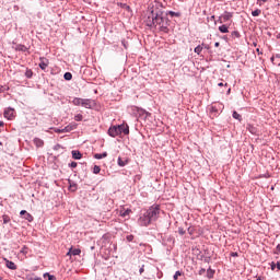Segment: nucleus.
<instances>
[{"mask_svg":"<svg viewBox=\"0 0 280 280\" xmlns=\"http://www.w3.org/2000/svg\"><path fill=\"white\" fill-rule=\"evenodd\" d=\"M23 219L26 220L27 222H34V217L26 212L24 215H23Z\"/></svg>","mask_w":280,"mask_h":280,"instance_id":"obj_20","label":"nucleus"},{"mask_svg":"<svg viewBox=\"0 0 280 280\" xmlns=\"http://www.w3.org/2000/svg\"><path fill=\"white\" fill-rule=\"evenodd\" d=\"M55 132H57V135H62L66 131H65V128L63 129L55 128Z\"/></svg>","mask_w":280,"mask_h":280,"instance_id":"obj_37","label":"nucleus"},{"mask_svg":"<svg viewBox=\"0 0 280 280\" xmlns=\"http://www.w3.org/2000/svg\"><path fill=\"white\" fill-rule=\"evenodd\" d=\"M277 268V264L271 262V270H275Z\"/></svg>","mask_w":280,"mask_h":280,"instance_id":"obj_44","label":"nucleus"},{"mask_svg":"<svg viewBox=\"0 0 280 280\" xmlns=\"http://www.w3.org/2000/svg\"><path fill=\"white\" fill-rule=\"evenodd\" d=\"M126 240H127V242H132V240H135V235H132V234L127 235Z\"/></svg>","mask_w":280,"mask_h":280,"instance_id":"obj_38","label":"nucleus"},{"mask_svg":"<svg viewBox=\"0 0 280 280\" xmlns=\"http://www.w3.org/2000/svg\"><path fill=\"white\" fill-rule=\"evenodd\" d=\"M120 135H130V127L128 125H118Z\"/></svg>","mask_w":280,"mask_h":280,"instance_id":"obj_8","label":"nucleus"},{"mask_svg":"<svg viewBox=\"0 0 280 280\" xmlns=\"http://www.w3.org/2000/svg\"><path fill=\"white\" fill-rule=\"evenodd\" d=\"M122 45H124L125 49H127V46H126V44L124 42H122Z\"/></svg>","mask_w":280,"mask_h":280,"instance_id":"obj_53","label":"nucleus"},{"mask_svg":"<svg viewBox=\"0 0 280 280\" xmlns=\"http://www.w3.org/2000/svg\"><path fill=\"white\" fill-rule=\"evenodd\" d=\"M47 67H49V60H47L45 58H40L39 68L43 71H45V69H47Z\"/></svg>","mask_w":280,"mask_h":280,"instance_id":"obj_9","label":"nucleus"},{"mask_svg":"<svg viewBox=\"0 0 280 280\" xmlns=\"http://www.w3.org/2000/svg\"><path fill=\"white\" fill-rule=\"evenodd\" d=\"M28 280H43V279L35 276V277H31Z\"/></svg>","mask_w":280,"mask_h":280,"instance_id":"obj_42","label":"nucleus"},{"mask_svg":"<svg viewBox=\"0 0 280 280\" xmlns=\"http://www.w3.org/2000/svg\"><path fill=\"white\" fill-rule=\"evenodd\" d=\"M44 277H45V279L48 278V280H56V277H54V276H51L49 273H45Z\"/></svg>","mask_w":280,"mask_h":280,"instance_id":"obj_35","label":"nucleus"},{"mask_svg":"<svg viewBox=\"0 0 280 280\" xmlns=\"http://www.w3.org/2000/svg\"><path fill=\"white\" fill-rule=\"evenodd\" d=\"M81 253H82V250L80 248L71 247L69 249V252L67 253V257H75V256L80 255Z\"/></svg>","mask_w":280,"mask_h":280,"instance_id":"obj_7","label":"nucleus"},{"mask_svg":"<svg viewBox=\"0 0 280 280\" xmlns=\"http://www.w3.org/2000/svg\"><path fill=\"white\" fill-rule=\"evenodd\" d=\"M178 233H179V235H185V229H183V228H178Z\"/></svg>","mask_w":280,"mask_h":280,"instance_id":"obj_40","label":"nucleus"},{"mask_svg":"<svg viewBox=\"0 0 280 280\" xmlns=\"http://www.w3.org/2000/svg\"><path fill=\"white\" fill-rule=\"evenodd\" d=\"M144 271H145L144 266H142V267L139 269V272H140V275H143Z\"/></svg>","mask_w":280,"mask_h":280,"instance_id":"obj_41","label":"nucleus"},{"mask_svg":"<svg viewBox=\"0 0 280 280\" xmlns=\"http://www.w3.org/2000/svg\"><path fill=\"white\" fill-rule=\"evenodd\" d=\"M232 117L233 119H237L238 121H242V115H240L237 112H233Z\"/></svg>","mask_w":280,"mask_h":280,"instance_id":"obj_26","label":"nucleus"},{"mask_svg":"<svg viewBox=\"0 0 280 280\" xmlns=\"http://www.w3.org/2000/svg\"><path fill=\"white\" fill-rule=\"evenodd\" d=\"M247 130L250 135H257V128L253 125H247Z\"/></svg>","mask_w":280,"mask_h":280,"instance_id":"obj_19","label":"nucleus"},{"mask_svg":"<svg viewBox=\"0 0 280 280\" xmlns=\"http://www.w3.org/2000/svg\"><path fill=\"white\" fill-rule=\"evenodd\" d=\"M183 273L180 271H176L175 275L173 276L174 280H178V277H180Z\"/></svg>","mask_w":280,"mask_h":280,"instance_id":"obj_36","label":"nucleus"},{"mask_svg":"<svg viewBox=\"0 0 280 280\" xmlns=\"http://www.w3.org/2000/svg\"><path fill=\"white\" fill-rule=\"evenodd\" d=\"M233 16V13L225 11L221 16H219L218 23H226L228 21H231Z\"/></svg>","mask_w":280,"mask_h":280,"instance_id":"obj_3","label":"nucleus"},{"mask_svg":"<svg viewBox=\"0 0 280 280\" xmlns=\"http://www.w3.org/2000/svg\"><path fill=\"white\" fill-rule=\"evenodd\" d=\"M0 280H2V279L0 278Z\"/></svg>","mask_w":280,"mask_h":280,"instance_id":"obj_56","label":"nucleus"},{"mask_svg":"<svg viewBox=\"0 0 280 280\" xmlns=\"http://www.w3.org/2000/svg\"><path fill=\"white\" fill-rule=\"evenodd\" d=\"M276 250H278V253H280V244L277 245Z\"/></svg>","mask_w":280,"mask_h":280,"instance_id":"obj_47","label":"nucleus"},{"mask_svg":"<svg viewBox=\"0 0 280 280\" xmlns=\"http://www.w3.org/2000/svg\"><path fill=\"white\" fill-rule=\"evenodd\" d=\"M82 119H84V116H82V114H77V115L74 116V120H75V121H82Z\"/></svg>","mask_w":280,"mask_h":280,"instance_id":"obj_32","label":"nucleus"},{"mask_svg":"<svg viewBox=\"0 0 280 280\" xmlns=\"http://www.w3.org/2000/svg\"><path fill=\"white\" fill-rule=\"evenodd\" d=\"M231 36H232V38H241V34H240V32H237V31H233L232 33H231Z\"/></svg>","mask_w":280,"mask_h":280,"instance_id":"obj_27","label":"nucleus"},{"mask_svg":"<svg viewBox=\"0 0 280 280\" xmlns=\"http://www.w3.org/2000/svg\"><path fill=\"white\" fill-rule=\"evenodd\" d=\"M161 215V207L159 205L151 206L148 210L140 214L138 219L139 226H150L152 222H156Z\"/></svg>","mask_w":280,"mask_h":280,"instance_id":"obj_2","label":"nucleus"},{"mask_svg":"<svg viewBox=\"0 0 280 280\" xmlns=\"http://www.w3.org/2000/svg\"><path fill=\"white\" fill-rule=\"evenodd\" d=\"M100 172H102V168L100 166L95 165L93 167V174H100Z\"/></svg>","mask_w":280,"mask_h":280,"instance_id":"obj_34","label":"nucleus"},{"mask_svg":"<svg viewBox=\"0 0 280 280\" xmlns=\"http://www.w3.org/2000/svg\"><path fill=\"white\" fill-rule=\"evenodd\" d=\"M118 165L119 167H126V165H128V161H124L121 158H118Z\"/></svg>","mask_w":280,"mask_h":280,"instance_id":"obj_23","label":"nucleus"},{"mask_svg":"<svg viewBox=\"0 0 280 280\" xmlns=\"http://www.w3.org/2000/svg\"><path fill=\"white\" fill-rule=\"evenodd\" d=\"M107 132H108L109 137H113V138L119 137V135H121L119 126H112V127H109Z\"/></svg>","mask_w":280,"mask_h":280,"instance_id":"obj_4","label":"nucleus"},{"mask_svg":"<svg viewBox=\"0 0 280 280\" xmlns=\"http://www.w3.org/2000/svg\"><path fill=\"white\" fill-rule=\"evenodd\" d=\"M166 14H168L172 18L174 16L180 18V12L167 11Z\"/></svg>","mask_w":280,"mask_h":280,"instance_id":"obj_25","label":"nucleus"},{"mask_svg":"<svg viewBox=\"0 0 280 280\" xmlns=\"http://www.w3.org/2000/svg\"><path fill=\"white\" fill-rule=\"evenodd\" d=\"M83 108H93V106H95V101L91 100V98H83L82 103Z\"/></svg>","mask_w":280,"mask_h":280,"instance_id":"obj_6","label":"nucleus"},{"mask_svg":"<svg viewBox=\"0 0 280 280\" xmlns=\"http://www.w3.org/2000/svg\"><path fill=\"white\" fill-rule=\"evenodd\" d=\"M2 220H3V224H9V222H10V215L3 214V215H2Z\"/></svg>","mask_w":280,"mask_h":280,"instance_id":"obj_30","label":"nucleus"},{"mask_svg":"<svg viewBox=\"0 0 280 280\" xmlns=\"http://www.w3.org/2000/svg\"><path fill=\"white\" fill-rule=\"evenodd\" d=\"M257 54L260 55V54H264L259 50V48L256 49Z\"/></svg>","mask_w":280,"mask_h":280,"instance_id":"obj_50","label":"nucleus"},{"mask_svg":"<svg viewBox=\"0 0 280 280\" xmlns=\"http://www.w3.org/2000/svg\"><path fill=\"white\" fill-rule=\"evenodd\" d=\"M272 65H276V67H280V54H277L276 56L271 57Z\"/></svg>","mask_w":280,"mask_h":280,"instance_id":"obj_11","label":"nucleus"},{"mask_svg":"<svg viewBox=\"0 0 280 280\" xmlns=\"http://www.w3.org/2000/svg\"><path fill=\"white\" fill-rule=\"evenodd\" d=\"M219 108H224V105L218 104L211 107V113H218Z\"/></svg>","mask_w":280,"mask_h":280,"instance_id":"obj_21","label":"nucleus"},{"mask_svg":"<svg viewBox=\"0 0 280 280\" xmlns=\"http://www.w3.org/2000/svg\"><path fill=\"white\" fill-rule=\"evenodd\" d=\"M82 102H83V98H81V97H74L72 100L73 106H82Z\"/></svg>","mask_w":280,"mask_h":280,"instance_id":"obj_17","label":"nucleus"},{"mask_svg":"<svg viewBox=\"0 0 280 280\" xmlns=\"http://www.w3.org/2000/svg\"><path fill=\"white\" fill-rule=\"evenodd\" d=\"M162 277H163V272L158 273V279H162Z\"/></svg>","mask_w":280,"mask_h":280,"instance_id":"obj_46","label":"nucleus"},{"mask_svg":"<svg viewBox=\"0 0 280 280\" xmlns=\"http://www.w3.org/2000/svg\"><path fill=\"white\" fill-rule=\"evenodd\" d=\"M72 159H74L75 161H80V159H82V153H80V151H72Z\"/></svg>","mask_w":280,"mask_h":280,"instance_id":"obj_15","label":"nucleus"},{"mask_svg":"<svg viewBox=\"0 0 280 280\" xmlns=\"http://www.w3.org/2000/svg\"><path fill=\"white\" fill-rule=\"evenodd\" d=\"M106 156H108V153H107V152L94 154V159H96L97 161H100V160H102V159H106Z\"/></svg>","mask_w":280,"mask_h":280,"instance_id":"obj_16","label":"nucleus"},{"mask_svg":"<svg viewBox=\"0 0 280 280\" xmlns=\"http://www.w3.org/2000/svg\"><path fill=\"white\" fill-rule=\"evenodd\" d=\"M32 75H34V72L32 71V69H26V71H25V77L28 78V79H31Z\"/></svg>","mask_w":280,"mask_h":280,"instance_id":"obj_28","label":"nucleus"},{"mask_svg":"<svg viewBox=\"0 0 280 280\" xmlns=\"http://www.w3.org/2000/svg\"><path fill=\"white\" fill-rule=\"evenodd\" d=\"M27 212L25 210H21L20 212V215H22L24 218V215L26 214Z\"/></svg>","mask_w":280,"mask_h":280,"instance_id":"obj_43","label":"nucleus"},{"mask_svg":"<svg viewBox=\"0 0 280 280\" xmlns=\"http://www.w3.org/2000/svg\"><path fill=\"white\" fill-rule=\"evenodd\" d=\"M33 142L36 148H43V145H45V141L40 138H34Z\"/></svg>","mask_w":280,"mask_h":280,"instance_id":"obj_10","label":"nucleus"},{"mask_svg":"<svg viewBox=\"0 0 280 280\" xmlns=\"http://www.w3.org/2000/svg\"><path fill=\"white\" fill-rule=\"evenodd\" d=\"M232 257H237V253H233V254H232Z\"/></svg>","mask_w":280,"mask_h":280,"instance_id":"obj_51","label":"nucleus"},{"mask_svg":"<svg viewBox=\"0 0 280 280\" xmlns=\"http://www.w3.org/2000/svg\"><path fill=\"white\" fill-rule=\"evenodd\" d=\"M63 78H65V80H72L73 79V74H71V72H66L65 74H63Z\"/></svg>","mask_w":280,"mask_h":280,"instance_id":"obj_29","label":"nucleus"},{"mask_svg":"<svg viewBox=\"0 0 280 280\" xmlns=\"http://www.w3.org/2000/svg\"><path fill=\"white\" fill-rule=\"evenodd\" d=\"M214 47H220V42H217V43L214 44Z\"/></svg>","mask_w":280,"mask_h":280,"instance_id":"obj_48","label":"nucleus"},{"mask_svg":"<svg viewBox=\"0 0 280 280\" xmlns=\"http://www.w3.org/2000/svg\"><path fill=\"white\" fill-rule=\"evenodd\" d=\"M203 272H206V270L205 269H200L199 275H202Z\"/></svg>","mask_w":280,"mask_h":280,"instance_id":"obj_49","label":"nucleus"},{"mask_svg":"<svg viewBox=\"0 0 280 280\" xmlns=\"http://www.w3.org/2000/svg\"><path fill=\"white\" fill-rule=\"evenodd\" d=\"M257 1H262V3H266L268 0H257Z\"/></svg>","mask_w":280,"mask_h":280,"instance_id":"obj_52","label":"nucleus"},{"mask_svg":"<svg viewBox=\"0 0 280 280\" xmlns=\"http://www.w3.org/2000/svg\"><path fill=\"white\" fill-rule=\"evenodd\" d=\"M130 213H132V210H130V209H127L125 211H120L121 218H128V215H130Z\"/></svg>","mask_w":280,"mask_h":280,"instance_id":"obj_22","label":"nucleus"},{"mask_svg":"<svg viewBox=\"0 0 280 280\" xmlns=\"http://www.w3.org/2000/svg\"><path fill=\"white\" fill-rule=\"evenodd\" d=\"M219 32H221V34H229V26L222 24L221 26H219Z\"/></svg>","mask_w":280,"mask_h":280,"instance_id":"obj_18","label":"nucleus"},{"mask_svg":"<svg viewBox=\"0 0 280 280\" xmlns=\"http://www.w3.org/2000/svg\"><path fill=\"white\" fill-rule=\"evenodd\" d=\"M78 128L77 124H70L63 128L65 132H71V130H75Z\"/></svg>","mask_w":280,"mask_h":280,"instance_id":"obj_14","label":"nucleus"},{"mask_svg":"<svg viewBox=\"0 0 280 280\" xmlns=\"http://www.w3.org/2000/svg\"><path fill=\"white\" fill-rule=\"evenodd\" d=\"M15 110L12 107H9L4 110V117L5 119L12 120L15 117Z\"/></svg>","mask_w":280,"mask_h":280,"instance_id":"obj_5","label":"nucleus"},{"mask_svg":"<svg viewBox=\"0 0 280 280\" xmlns=\"http://www.w3.org/2000/svg\"><path fill=\"white\" fill-rule=\"evenodd\" d=\"M259 14H261L260 9H256L255 11L252 12V16H259Z\"/></svg>","mask_w":280,"mask_h":280,"instance_id":"obj_33","label":"nucleus"},{"mask_svg":"<svg viewBox=\"0 0 280 280\" xmlns=\"http://www.w3.org/2000/svg\"><path fill=\"white\" fill-rule=\"evenodd\" d=\"M3 126V121H0V127Z\"/></svg>","mask_w":280,"mask_h":280,"instance_id":"obj_54","label":"nucleus"},{"mask_svg":"<svg viewBox=\"0 0 280 280\" xmlns=\"http://www.w3.org/2000/svg\"><path fill=\"white\" fill-rule=\"evenodd\" d=\"M69 167H72V168L78 167V162H71V163L69 164Z\"/></svg>","mask_w":280,"mask_h":280,"instance_id":"obj_39","label":"nucleus"},{"mask_svg":"<svg viewBox=\"0 0 280 280\" xmlns=\"http://www.w3.org/2000/svg\"><path fill=\"white\" fill-rule=\"evenodd\" d=\"M5 266L9 268V270H16V264H14L12 260L5 259Z\"/></svg>","mask_w":280,"mask_h":280,"instance_id":"obj_12","label":"nucleus"},{"mask_svg":"<svg viewBox=\"0 0 280 280\" xmlns=\"http://www.w3.org/2000/svg\"><path fill=\"white\" fill-rule=\"evenodd\" d=\"M144 23L148 27H159L160 32L170 34V20L163 16V11L159 9H152Z\"/></svg>","mask_w":280,"mask_h":280,"instance_id":"obj_1","label":"nucleus"},{"mask_svg":"<svg viewBox=\"0 0 280 280\" xmlns=\"http://www.w3.org/2000/svg\"><path fill=\"white\" fill-rule=\"evenodd\" d=\"M218 86H229V83H218Z\"/></svg>","mask_w":280,"mask_h":280,"instance_id":"obj_45","label":"nucleus"},{"mask_svg":"<svg viewBox=\"0 0 280 280\" xmlns=\"http://www.w3.org/2000/svg\"><path fill=\"white\" fill-rule=\"evenodd\" d=\"M22 253H25V247L23 248Z\"/></svg>","mask_w":280,"mask_h":280,"instance_id":"obj_55","label":"nucleus"},{"mask_svg":"<svg viewBox=\"0 0 280 280\" xmlns=\"http://www.w3.org/2000/svg\"><path fill=\"white\" fill-rule=\"evenodd\" d=\"M208 279H213V275H215V270L209 268L207 270Z\"/></svg>","mask_w":280,"mask_h":280,"instance_id":"obj_24","label":"nucleus"},{"mask_svg":"<svg viewBox=\"0 0 280 280\" xmlns=\"http://www.w3.org/2000/svg\"><path fill=\"white\" fill-rule=\"evenodd\" d=\"M15 49H16V51H23V52L30 51V48H27V46H25L23 44L16 45Z\"/></svg>","mask_w":280,"mask_h":280,"instance_id":"obj_13","label":"nucleus"},{"mask_svg":"<svg viewBox=\"0 0 280 280\" xmlns=\"http://www.w3.org/2000/svg\"><path fill=\"white\" fill-rule=\"evenodd\" d=\"M195 54H198V56H200V54H202V46L198 45V46L195 48Z\"/></svg>","mask_w":280,"mask_h":280,"instance_id":"obj_31","label":"nucleus"}]
</instances>
